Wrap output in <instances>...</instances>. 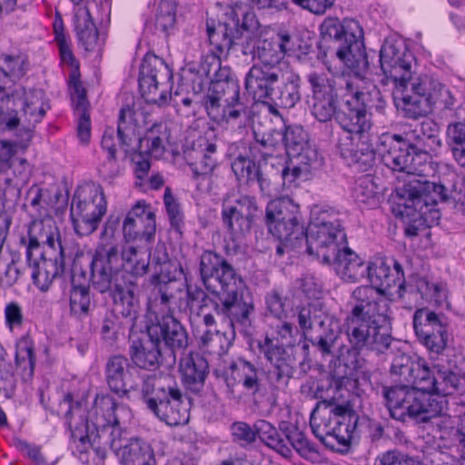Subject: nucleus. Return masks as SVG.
<instances>
[{
  "label": "nucleus",
  "instance_id": "f257e3e1",
  "mask_svg": "<svg viewBox=\"0 0 465 465\" xmlns=\"http://www.w3.org/2000/svg\"><path fill=\"white\" fill-rule=\"evenodd\" d=\"M104 379L110 391L120 398L130 399L132 391H139L147 410L168 426L189 421L190 402L171 377L141 376L128 358L116 354L110 356L105 363Z\"/></svg>",
  "mask_w": 465,
  "mask_h": 465
},
{
  "label": "nucleus",
  "instance_id": "f03ea898",
  "mask_svg": "<svg viewBox=\"0 0 465 465\" xmlns=\"http://www.w3.org/2000/svg\"><path fill=\"white\" fill-rule=\"evenodd\" d=\"M393 268L384 261L369 263L366 276L371 285H361L351 292V309L348 313L349 332L353 340L362 339L383 345L391 329L390 306L384 293L393 287L404 290L405 276L401 264L392 260Z\"/></svg>",
  "mask_w": 465,
  "mask_h": 465
},
{
  "label": "nucleus",
  "instance_id": "7ed1b4c3",
  "mask_svg": "<svg viewBox=\"0 0 465 465\" xmlns=\"http://www.w3.org/2000/svg\"><path fill=\"white\" fill-rule=\"evenodd\" d=\"M199 275L206 291L215 296L212 306L232 331L249 333L254 306L244 297V281L238 270L222 254L204 250L199 256Z\"/></svg>",
  "mask_w": 465,
  "mask_h": 465
},
{
  "label": "nucleus",
  "instance_id": "20e7f679",
  "mask_svg": "<svg viewBox=\"0 0 465 465\" xmlns=\"http://www.w3.org/2000/svg\"><path fill=\"white\" fill-rule=\"evenodd\" d=\"M64 402L69 406L65 423L71 431L73 452L78 453L83 462H88L89 448L97 440L107 445L112 439L123 434L116 411L125 407L118 404L112 395L96 394L90 410L86 409L84 400L74 401L71 393L64 396Z\"/></svg>",
  "mask_w": 465,
  "mask_h": 465
},
{
  "label": "nucleus",
  "instance_id": "39448f33",
  "mask_svg": "<svg viewBox=\"0 0 465 465\" xmlns=\"http://www.w3.org/2000/svg\"><path fill=\"white\" fill-rule=\"evenodd\" d=\"M415 369L411 387L383 386L381 395L392 419L405 421L409 418L417 422H428L442 414L447 401L432 395L437 383L436 372L426 361L417 359Z\"/></svg>",
  "mask_w": 465,
  "mask_h": 465
},
{
  "label": "nucleus",
  "instance_id": "423d86ee",
  "mask_svg": "<svg viewBox=\"0 0 465 465\" xmlns=\"http://www.w3.org/2000/svg\"><path fill=\"white\" fill-rule=\"evenodd\" d=\"M28 67L29 62L24 54H0V117L8 130L19 124L18 107L24 122L33 126L42 121L49 108L43 90L27 91L22 85L14 86L15 81L25 75Z\"/></svg>",
  "mask_w": 465,
  "mask_h": 465
},
{
  "label": "nucleus",
  "instance_id": "0eeeda50",
  "mask_svg": "<svg viewBox=\"0 0 465 465\" xmlns=\"http://www.w3.org/2000/svg\"><path fill=\"white\" fill-rule=\"evenodd\" d=\"M121 217L110 214L101 232V242L97 244L90 263V282L96 291H114L119 300L134 299L130 276L123 268L119 258V244L114 240V234L119 228Z\"/></svg>",
  "mask_w": 465,
  "mask_h": 465
},
{
  "label": "nucleus",
  "instance_id": "6e6552de",
  "mask_svg": "<svg viewBox=\"0 0 465 465\" xmlns=\"http://www.w3.org/2000/svg\"><path fill=\"white\" fill-rule=\"evenodd\" d=\"M399 195L401 201L399 206L403 207L401 213L410 218L404 229L408 237H415L420 232L438 224L440 213L436 205L439 200L447 198L442 184L414 178L404 183Z\"/></svg>",
  "mask_w": 465,
  "mask_h": 465
},
{
  "label": "nucleus",
  "instance_id": "1a4fd4ad",
  "mask_svg": "<svg viewBox=\"0 0 465 465\" xmlns=\"http://www.w3.org/2000/svg\"><path fill=\"white\" fill-rule=\"evenodd\" d=\"M393 97L411 119L425 116L436 108L452 110L457 102L446 84L429 74L412 75L403 90L393 91Z\"/></svg>",
  "mask_w": 465,
  "mask_h": 465
},
{
  "label": "nucleus",
  "instance_id": "9d476101",
  "mask_svg": "<svg viewBox=\"0 0 465 465\" xmlns=\"http://www.w3.org/2000/svg\"><path fill=\"white\" fill-rule=\"evenodd\" d=\"M205 110L216 123L244 124L250 116V109L241 95L239 81L230 67L224 66L211 78L205 97Z\"/></svg>",
  "mask_w": 465,
  "mask_h": 465
},
{
  "label": "nucleus",
  "instance_id": "9b49d317",
  "mask_svg": "<svg viewBox=\"0 0 465 465\" xmlns=\"http://www.w3.org/2000/svg\"><path fill=\"white\" fill-rule=\"evenodd\" d=\"M306 81L311 91L308 101L311 114L321 123L336 119L339 101L344 104L349 94H357V80L344 74L331 75L313 71L306 75Z\"/></svg>",
  "mask_w": 465,
  "mask_h": 465
},
{
  "label": "nucleus",
  "instance_id": "f8f14e48",
  "mask_svg": "<svg viewBox=\"0 0 465 465\" xmlns=\"http://www.w3.org/2000/svg\"><path fill=\"white\" fill-rule=\"evenodd\" d=\"M320 32L324 40L333 41L336 57L355 74L368 70L364 32L358 20L327 16L320 25Z\"/></svg>",
  "mask_w": 465,
  "mask_h": 465
},
{
  "label": "nucleus",
  "instance_id": "ddd939ff",
  "mask_svg": "<svg viewBox=\"0 0 465 465\" xmlns=\"http://www.w3.org/2000/svg\"><path fill=\"white\" fill-rule=\"evenodd\" d=\"M148 251V245L144 246L143 243L130 244L128 246H123L119 248V258L123 264L124 270L132 276L131 282L134 285L130 288L134 299L125 300L128 303L126 306L123 300L119 296L114 295V291H97L98 292L104 294L107 293L112 299L113 305H114L115 311L130 323L131 328L135 326V322L140 314V301L138 295V284L136 282L138 276H143L147 272L148 269V259L143 258L142 255L145 254Z\"/></svg>",
  "mask_w": 465,
  "mask_h": 465
},
{
  "label": "nucleus",
  "instance_id": "4468645a",
  "mask_svg": "<svg viewBox=\"0 0 465 465\" xmlns=\"http://www.w3.org/2000/svg\"><path fill=\"white\" fill-rule=\"evenodd\" d=\"M297 322L302 334L322 356L334 354L340 332L318 303H307L297 309Z\"/></svg>",
  "mask_w": 465,
  "mask_h": 465
},
{
  "label": "nucleus",
  "instance_id": "2eb2a0df",
  "mask_svg": "<svg viewBox=\"0 0 465 465\" xmlns=\"http://www.w3.org/2000/svg\"><path fill=\"white\" fill-rule=\"evenodd\" d=\"M348 315L343 322V331L347 336V340L351 348L346 349L345 352H341L335 362L332 370V377L335 380L338 388L344 387L347 390H353L358 384L357 372L363 367L364 359L361 358V351H371L378 354L385 353L391 347L393 340L391 336V329H389V339L383 345L374 344V342L368 341L362 343V339L353 340L351 332L349 333Z\"/></svg>",
  "mask_w": 465,
  "mask_h": 465
},
{
  "label": "nucleus",
  "instance_id": "dca6fc26",
  "mask_svg": "<svg viewBox=\"0 0 465 465\" xmlns=\"http://www.w3.org/2000/svg\"><path fill=\"white\" fill-rule=\"evenodd\" d=\"M107 202L101 186H90L76 192L72 199L70 215L75 232L88 236L97 230L106 213Z\"/></svg>",
  "mask_w": 465,
  "mask_h": 465
},
{
  "label": "nucleus",
  "instance_id": "f3484780",
  "mask_svg": "<svg viewBox=\"0 0 465 465\" xmlns=\"http://www.w3.org/2000/svg\"><path fill=\"white\" fill-rule=\"evenodd\" d=\"M173 72L165 62L154 54H146L141 64L138 85L148 104L164 106L171 100L170 81Z\"/></svg>",
  "mask_w": 465,
  "mask_h": 465
},
{
  "label": "nucleus",
  "instance_id": "a211bd4d",
  "mask_svg": "<svg viewBox=\"0 0 465 465\" xmlns=\"http://www.w3.org/2000/svg\"><path fill=\"white\" fill-rule=\"evenodd\" d=\"M254 15L251 12L239 13L233 10L226 21L215 23L206 21L208 40L218 55H227L238 45L244 32L251 31L255 25Z\"/></svg>",
  "mask_w": 465,
  "mask_h": 465
},
{
  "label": "nucleus",
  "instance_id": "6ab92c4d",
  "mask_svg": "<svg viewBox=\"0 0 465 465\" xmlns=\"http://www.w3.org/2000/svg\"><path fill=\"white\" fill-rule=\"evenodd\" d=\"M415 57L400 40H386L380 50L381 68L394 85L393 91L403 90L414 74Z\"/></svg>",
  "mask_w": 465,
  "mask_h": 465
},
{
  "label": "nucleus",
  "instance_id": "aec40b11",
  "mask_svg": "<svg viewBox=\"0 0 465 465\" xmlns=\"http://www.w3.org/2000/svg\"><path fill=\"white\" fill-rule=\"evenodd\" d=\"M413 328L418 341L431 357L444 351L449 340V325L442 313H436L428 308L418 309L413 314Z\"/></svg>",
  "mask_w": 465,
  "mask_h": 465
},
{
  "label": "nucleus",
  "instance_id": "412c9836",
  "mask_svg": "<svg viewBox=\"0 0 465 465\" xmlns=\"http://www.w3.org/2000/svg\"><path fill=\"white\" fill-rule=\"evenodd\" d=\"M321 402L311 413L312 431L326 447L338 451L348 450L353 433L357 428L359 416L341 418V420H318Z\"/></svg>",
  "mask_w": 465,
  "mask_h": 465
},
{
  "label": "nucleus",
  "instance_id": "4be33fe9",
  "mask_svg": "<svg viewBox=\"0 0 465 465\" xmlns=\"http://www.w3.org/2000/svg\"><path fill=\"white\" fill-rule=\"evenodd\" d=\"M260 355L273 368L269 379L276 390H285L295 371V357L292 348L280 344L278 340L266 336L257 341Z\"/></svg>",
  "mask_w": 465,
  "mask_h": 465
},
{
  "label": "nucleus",
  "instance_id": "5701e85b",
  "mask_svg": "<svg viewBox=\"0 0 465 465\" xmlns=\"http://www.w3.org/2000/svg\"><path fill=\"white\" fill-rule=\"evenodd\" d=\"M376 151L383 164L389 169L413 174L414 176L411 177V179L421 178L422 180H426L422 173L424 168L416 164L414 157L401 141L400 134L391 133L381 134L378 138ZM409 180H411V178Z\"/></svg>",
  "mask_w": 465,
  "mask_h": 465
},
{
  "label": "nucleus",
  "instance_id": "b1692460",
  "mask_svg": "<svg viewBox=\"0 0 465 465\" xmlns=\"http://www.w3.org/2000/svg\"><path fill=\"white\" fill-rule=\"evenodd\" d=\"M309 225L305 231V247L309 255H315L324 264H331L332 258L347 245L343 227Z\"/></svg>",
  "mask_w": 465,
  "mask_h": 465
},
{
  "label": "nucleus",
  "instance_id": "393cba45",
  "mask_svg": "<svg viewBox=\"0 0 465 465\" xmlns=\"http://www.w3.org/2000/svg\"><path fill=\"white\" fill-rule=\"evenodd\" d=\"M364 93L357 84V94H349L336 114V122L346 133L341 137L371 136L372 122L363 102Z\"/></svg>",
  "mask_w": 465,
  "mask_h": 465
},
{
  "label": "nucleus",
  "instance_id": "a878e982",
  "mask_svg": "<svg viewBox=\"0 0 465 465\" xmlns=\"http://www.w3.org/2000/svg\"><path fill=\"white\" fill-rule=\"evenodd\" d=\"M400 137L411 151L416 164L424 169L430 163V152L435 146L440 145L437 124L430 120H425L413 129L403 132Z\"/></svg>",
  "mask_w": 465,
  "mask_h": 465
},
{
  "label": "nucleus",
  "instance_id": "bb28decb",
  "mask_svg": "<svg viewBox=\"0 0 465 465\" xmlns=\"http://www.w3.org/2000/svg\"><path fill=\"white\" fill-rule=\"evenodd\" d=\"M232 442L242 448L253 445L257 439L273 450L286 452L287 450L277 437V428L265 420H258L253 426L245 421H234L230 426Z\"/></svg>",
  "mask_w": 465,
  "mask_h": 465
},
{
  "label": "nucleus",
  "instance_id": "cd10ccee",
  "mask_svg": "<svg viewBox=\"0 0 465 465\" xmlns=\"http://www.w3.org/2000/svg\"><path fill=\"white\" fill-rule=\"evenodd\" d=\"M337 150L346 163L359 172H367L375 164L377 151L373 147L371 136L340 137Z\"/></svg>",
  "mask_w": 465,
  "mask_h": 465
},
{
  "label": "nucleus",
  "instance_id": "c85d7f7f",
  "mask_svg": "<svg viewBox=\"0 0 465 465\" xmlns=\"http://www.w3.org/2000/svg\"><path fill=\"white\" fill-rule=\"evenodd\" d=\"M31 268V277L34 284L43 292H47L54 280L58 277H65L66 269L64 263V248L49 257L45 253L38 256L33 255L31 261H26Z\"/></svg>",
  "mask_w": 465,
  "mask_h": 465
},
{
  "label": "nucleus",
  "instance_id": "c756f323",
  "mask_svg": "<svg viewBox=\"0 0 465 465\" xmlns=\"http://www.w3.org/2000/svg\"><path fill=\"white\" fill-rule=\"evenodd\" d=\"M107 445L123 465H157L153 448L141 438L124 440L121 435L112 439Z\"/></svg>",
  "mask_w": 465,
  "mask_h": 465
},
{
  "label": "nucleus",
  "instance_id": "7c9ffc66",
  "mask_svg": "<svg viewBox=\"0 0 465 465\" xmlns=\"http://www.w3.org/2000/svg\"><path fill=\"white\" fill-rule=\"evenodd\" d=\"M281 440L286 452L275 450L281 456L286 459L292 457L294 450L302 459L317 463L321 460V454L314 443L309 440L306 435L299 428L291 422L282 421L277 429V437Z\"/></svg>",
  "mask_w": 465,
  "mask_h": 465
},
{
  "label": "nucleus",
  "instance_id": "2f4dec72",
  "mask_svg": "<svg viewBox=\"0 0 465 465\" xmlns=\"http://www.w3.org/2000/svg\"><path fill=\"white\" fill-rule=\"evenodd\" d=\"M147 331L150 337L158 340L160 345L163 341L165 346L171 350L170 364L175 362V351L184 350L188 346L187 331L173 315H165L157 319L156 323L147 326Z\"/></svg>",
  "mask_w": 465,
  "mask_h": 465
},
{
  "label": "nucleus",
  "instance_id": "473e14b6",
  "mask_svg": "<svg viewBox=\"0 0 465 465\" xmlns=\"http://www.w3.org/2000/svg\"><path fill=\"white\" fill-rule=\"evenodd\" d=\"M283 71L282 67L252 64L244 78L246 91L256 102L266 104Z\"/></svg>",
  "mask_w": 465,
  "mask_h": 465
},
{
  "label": "nucleus",
  "instance_id": "72a5a7b5",
  "mask_svg": "<svg viewBox=\"0 0 465 465\" xmlns=\"http://www.w3.org/2000/svg\"><path fill=\"white\" fill-rule=\"evenodd\" d=\"M146 124V116L142 111L141 103L134 99L132 104L123 105L118 114L117 136L125 153L134 149L139 130Z\"/></svg>",
  "mask_w": 465,
  "mask_h": 465
},
{
  "label": "nucleus",
  "instance_id": "f704fd0d",
  "mask_svg": "<svg viewBox=\"0 0 465 465\" xmlns=\"http://www.w3.org/2000/svg\"><path fill=\"white\" fill-rule=\"evenodd\" d=\"M258 368L249 361L239 358L230 362L223 371V379L228 391L232 393L236 384L242 388L252 396L261 391L262 381L259 377Z\"/></svg>",
  "mask_w": 465,
  "mask_h": 465
},
{
  "label": "nucleus",
  "instance_id": "c9c22d12",
  "mask_svg": "<svg viewBox=\"0 0 465 465\" xmlns=\"http://www.w3.org/2000/svg\"><path fill=\"white\" fill-rule=\"evenodd\" d=\"M20 243L25 248L26 261H31L33 255L43 254L42 244H46L54 253L63 248L60 235L55 228L45 225L43 222L33 223L27 231L26 236L20 237Z\"/></svg>",
  "mask_w": 465,
  "mask_h": 465
},
{
  "label": "nucleus",
  "instance_id": "e433bc0d",
  "mask_svg": "<svg viewBox=\"0 0 465 465\" xmlns=\"http://www.w3.org/2000/svg\"><path fill=\"white\" fill-rule=\"evenodd\" d=\"M193 179L211 174L217 166V144L205 136H200L191 151L185 153Z\"/></svg>",
  "mask_w": 465,
  "mask_h": 465
},
{
  "label": "nucleus",
  "instance_id": "4c0bfd02",
  "mask_svg": "<svg viewBox=\"0 0 465 465\" xmlns=\"http://www.w3.org/2000/svg\"><path fill=\"white\" fill-rule=\"evenodd\" d=\"M153 285L148 297V311L160 319L165 315H173V305L176 300L175 275L159 279L152 278Z\"/></svg>",
  "mask_w": 465,
  "mask_h": 465
},
{
  "label": "nucleus",
  "instance_id": "58836bf2",
  "mask_svg": "<svg viewBox=\"0 0 465 465\" xmlns=\"http://www.w3.org/2000/svg\"><path fill=\"white\" fill-rule=\"evenodd\" d=\"M129 356L136 369L151 371L157 370L163 360L158 340L150 337L148 331L143 337L132 341Z\"/></svg>",
  "mask_w": 465,
  "mask_h": 465
},
{
  "label": "nucleus",
  "instance_id": "ea45409f",
  "mask_svg": "<svg viewBox=\"0 0 465 465\" xmlns=\"http://www.w3.org/2000/svg\"><path fill=\"white\" fill-rule=\"evenodd\" d=\"M179 371L183 386L193 393L200 392L209 374V363L199 352L191 351L179 361Z\"/></svg>",
  "mask_w": 465,
  "mask_h": 465
},
{
  "label": "nucleus",
  "instance_id": "a19ab883",
  "mask_svg": "<svg viewBox=\"0 0 465 465\" xmlns=\"http://www.w3.org/2000/svg\"><path fill=\"white\" fill-rule=\"evenodd\" d=\"M301 77L292 71H283L266 104L281 108H292L301 100Z\"/></svg>",
  "mask_w": 465,
  "mask_h": 465
},
{
  "label": "nucleus",
  "instance_id": "79ce46f5",
  "mask_svg": "<svg viewBox=\"0 0 465 465\" xmlns=\"http://www.w3.org/2000/svg\"><path fill=\"white\" fill-rule=\"evenodd\" d=\"M337 273L346 282H356L366 277L369 263L347 246L332 258Z\"/></svg>",
  "mask_w": 465,
  "mask_h": 465
},
{
  "label": "nucleus",
  "instance_id": "37998d69",
  "mask_svg": "<svg viewBox=\"0 0 465 465\" xmlns=\"http://www.w3.org/2000/svg\"><path fill=\"white\" fill-rule=\"evenodd\" d=\"M231 168L238 181L257 183L262 193L270 192L272 179L264 173L259 164L248 156L239 154L231 163Z\"/></svg>",
  "mask_w": 465,
  "mask_h": 465
},
{
  "label": "nucleus",
  "instance_id": "c03bdc74",
  "mask_svg": "<svg viewBox=\"0 0 465 465\" xmlns=\"http://www.w3.org/2000/svg\"><path fill=\"white\" fill-rule=\"evenodd\" d=\"M148 214V223L143 220H134L130 216H125L123 222V236L125 242L128 243H143L144 246L149 245L154 239L156 224L155 221Z\"/></svg>",
  "mask_w": 465,
  "mask_h": 465
},
{
  "label": "nucleus",
  "instance_id": "a18cd8bd",
  "mask_svg": "<svg viewBox=\"0 0 465 465\" xmlns=\"http://www.w3.org/2000/svg\"><path fill=\"white\" fill-rule=\"evenodd\" d=\"M35 342L29 334L20 337L15 343V367L25 381L31 380L35 368Z\"/></svg>",
  "mask_w": 465,
  "mask_h": 465
},
{
  "label": "nucleus",
  "instance_id": "49530a36",
  "mask_svg": "<svg viewBox=\"0 0 465 465\" xmlns=\"http://www.w3.org/2000/svg\"><path fill=\"white\" fill-rule=\"evenodd\" d=\"M247 48V46L243 47L242 54H252V58L259 61L253 64L254 65L282 67V54L275 36L271 39L258 40L252 49L248 51Z\"/></svg>",
  "mask_w": 465,
  "mask_h": 465
},
{
  "label": "nucleus",
  "instance_id": "de8ad7c7",
  "mask_svg": "<svg viewBox=\"0 0 465 465\" xmlns=\"http://www.w3.org/2000/svg\"><path fill=\"white\" fill-rule=\"evenodd\" d=\"M281 131L272 129L265 133L253 130V141L249 144V153L252 159L266 160L272 157L280 146Z\"/></svg>",
  "mask_w": 465,
  "mask_h": 465
},
{
  "label": "nucleus",
  "instance_id": "09e8293b",
  "mask_svg": "<svg viewBox=\"0 0 465 465\" xmlns=\"http://www.w3.org/2000/svg\"><path fill=\"white\" fill-rule=\"evenodd\" d=\"M169 137L170 131L167 124L157 122L146 131L143 138L137 136V140H139L141 145L145 143L148 154L159 157L165 152V145L169 142Z\"/></svg>",
  "mask_w": 465,
  "mask_h": 465
},
{
  "label": "nucleus",
  "instance_id": "8fccbe9b",
  "mask_svg": "<svg viewBox=\"0 0 465 465\" xmlns=\"http://www.w3.org/2000/svg\"><path fill=\"white\" fill-rule=\"evenodd\" d=\"M266 221L286 222L289 225L300 221L299 205L289 197L272 200L266 207Z\"/></svg>",
  "mask_w": 465,
  "mask_h": 465
},
{
  "label": "nucleus",
  "instance_id": "3c124183",
  "mask_svg": "<svg viewBox=\"0 0 465 465\" xmlns=\"http://www.w3.org/2000/svg\"><path fill=\"white\" fill-rule=\"evenodd\" d=\"M351 197L358 203L371 209L377 207L381 202L377 186L370 175H362L355 180L351 188Z\"/></svg>",
  "mask_w": 465,
  "mask_h": 465
},
{
  "label": "nucleus",
  "instance_id": "603ef678",
  "mask_svg": "<svg viewBox=\"0 0 465 465\" xmlns=\"http://www.w3.org/2000/svg\"><path fill=\"white\" fill-rule=\"evenodd\" d=\"M269 232L278 241H285L290 244L291 241H297L298 243L305 244V232L300 221L292 222L288 224L281 221H266Z\"/></svg>",
  "mask_w": 465,
  "mask_h": 465
},
{
  "label": "nucleus",
  "instance_id": "864d4df0",
  "mask_svg": "<svg viewBox=\"0 0 465 465\" xmlns=\"http://www.w3.org/2000/svg\"><path fill=\"white\" fill-rule=\"evenodd\" d=\"M151 257L152 264L155 266V273L152 276L153 279L174 275L179 269L183 271L182 266L175 261H172L166 245L163 242H158L154 248L153 254H149L147 259Z\"/></svg>",
  "mask_w": 465,
  "mask_h": 465
},
{
  "label": "nucleus",
  "instance_id": "5fc2aeb1",
  "mask_svg": "<svg viewBox=\"0 0 465 465\" xmlns=\"http://www.w3.org/2000/svg\"><path fill=\"white\" fill-rule=\"evenodd\" d=\"M275 38L282 54V58L287 55L302 60L310 51L308 44L298 35L281 31L275 35Z\"/></svg>",
  "mask_w": 465,
  "mask_h": 465
},
{
  "label": "nucleus",
  "instance_id": "6e6d98bb",
  "mask_svg": "<svg viewBox=\"0 0 465 465\" xmlns=\"http://www.w3.org/2000/svg\"><path fill=\"white\" fill-rule=\"evenodd\" d=\"M71 289L69 292L70 310L74 314L86 315L90 310V288L76 282L75 275L70 274Z\"/></svg>",
  "mask_w": 465,
  "mask_h": 465
},
{
  "label": "nucleus",
  "instance_id": "4d7b16f0",
  "mask_svg": "<svg viewBox=\"0 0 465 465\" xmlns=\"http://www.w3.org/2000/svg\"><path fill=\"white\" fill-rule=\"evenodd\" d=\"M280 141L282 142L290 158L301 153L302 150L309 145V135L302 126L290 125L285 127L284 132H281Z\"/></svg>",
  "mask_w": 465,
  "mask_h": 465
},
{
  "label": "nucleus",
  "instance_id": "13d9d810",
  "mask_svg": "<svg viewBox=\"0 0 465 465\" xmlns=\"http://www.w3.org/2000/svg\"><path fill=\"white\" fill-rule=\"evenodd\" d=\"M221 214L223 226L233 238H240L250 232L253 223L240 216L236 210L228 208L226 202L223 203Z\"/></svg>",
  "mask_w": 465,
  "mask_h": 465
},
{
  "label": "nucleus",
  "instance_id": "bf43d9fd",
  "mask_svg": "<svg viewBox=\"0 0 465 465\" xmlns=\"http://www.w3.org/2000/svg\"><path fill=\"white\" fill-rule=\"evenodd\" d=\"M446 134L455 160L465 168V120L450 123Z\"/></svg>",
  "mask_w": 465,
  "mask_h": 465
},
{
  "label": "nucleus",
  "instance_id": "052dcab7",
  "mask_svg": "<svg viewBox=\"0 0 465 465\" xmlns=\"http://www.w3.org/2000/svg\"><path fill=\"white\" fill-rule=\"evenodd\" d=\"M212 54L206 55L200 66H199V73L201 75H198L195 80H193V91L195 94H200L203 91L204 87V80L203 79V75H205L207 80H209V83L211 82V78L216 76V74L224 68V66H222L221 64V59L220 57L222 55H218L217 53L211 51Z\"/></svg>",
  "mask_w": 465,
  "mask_h": 465
},
{
  "label": "nucleus",
  "instance_id": "680f3d73",
  "mask_svg": "<svg viewBox=\"0 0 465 465\" xmlns=\"http://www.w3.org/2000/svg\"><path fill=\"white\" fill-rule=\"evenodd\" d=\"M176 23V5L173 0H160L156 8L155 30L169 35Z\"/></svg>",
  "mask_w": 465,
  "mask_h": 465
},
{
  "label": "nucleus",
  "instance_id": "e2e57ef3",
  "mask_svg": "<svg viewBox=\"0 0 465 465\" xmlns=\"http://www.w3.org/2000/svg\"><path fill=\"white\" fill-rule=\"evenodd\" d=\"M163 203L171 227L182 234L184 226V215L177 199L173 196L170 187H166L163 194Z\"/></svg>",
  "mask_w": 465,
  "mask_h": 465
},
{
  "label": "nucleus",
  "instance_id": "0e129e2a",
  "mask_svg": "<svg viewBox=\"0 0 465 465\" xmlns=\"http://www.w3.org/2000/svg\"><path fill=\"white\" fill-rule=\"evenodd\" d=\"M276 164L278 165L276 173L269 175V178L272 179V183L281 179L283 185L292 186L304 174L302 168L294 163L293 159L290 158L289 161L278 159Z\"/></svg>",
  "mask_w": 465,
  "mask_h": 465
},
{
  "label": "nucleus",
  "instance_id": "69168bd1",
  "mask_svg": "<svg viewBox=\"0 0 465 465\" xmlns=\"http://www.w3.org/2000/svg\"><path fill=\"white\" fill-rule=\"evenodd\" d=\"M437 383L433 389L432 395L434 397H440L444 401L445 396L450 395L456 391L460 385V379L458 374L451 371H437L436 372Z\"/></svg>",
  "mask_w": 465,
  "mask_h": 465
},
{
  "label": "nucleus",
  "instance_id": "338daca9",
  "mask_svg": "<svg viewBox=\"0 0 465 465\" xmlns=\"http://www.w3.org/2000/svg\"><path fill=\"white\" fill-rule=\"evenodd\" d=\"M417 359L412 360L409 355L401 353L397 355L391 366V375L398 376L400 381L410 383L416 370Z\"/></svg>",
  "mask_w": 465,
  "mask_h": 465
},
{
  "label": "nucleus",
  "instance_id": "774afa93",
  "mask_svg": "<svg viewBox=\"0 0 465 465\" xmlns=\"http://www.w3.org/2000/svg\"><path fill=\"white\" fill-rule=\"evenodd\" d=\"M417 290L424 301L437 305H440L447 297L446 291L441 284L430 282L426 278L417 281Z\"/></svg>",
  "mask_w": 465,
  "mask_h": 465
}]
</instances>
